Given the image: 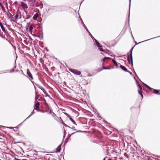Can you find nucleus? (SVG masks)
I'll use <instances>...</instances> for the list:
<instances>
[{
	"instance_id": "nucleus-21",
	"label": "nucleus",
	"mask_w": 160,
	"mask_h": 160,
	"mask_svg": "<svg viewBox=\"0 0 160 160\" xmlns=\"http://www.w3.org/2000/svg\"><path fill=\"white\" fill-rule=\"evenodd\" d=\"M64 114L66 116H67V117L68 118L70 119V118H72L71 117V116H70V115H69L67 113H66V112H64Z\"/></svg>"
},
{
	"instance_id": "nucleus-6",
	"label": "nucleus",
	"mask_w": 160,
	"mask_h": 160,
	"mask_svg": "<svg viewBox=\"0 0 160 160\" xmlns=\"http://www.w3.org/2000/svg\"><path fill=\"white\" fill-rule=\"evenodd\" d=\"M38 88L40 89L43 92V93L46 95L47 96L49 97V96L47 92L41 86L38 85Z\"/></svg>"
},
{
	"instance_id": "nucleus-39",
	"label": "nucleus",
	"mask_w": 160,
	"mask_h": 160,
	"mask_svg": "<svg viewBox=\"0 0 160 160\" xmlns=\"http://www.w3.org/2000/svg\"><path fill=\"white\" fill-rule=\"evenodd\" d=\"M140 95H141V96L142 97V98H143V95H142V93H141V94H140Z\"/></svg>"
},
{
	"instance_id": "nucleus-52",
	"label": "nucleus",
	"mask_w": 160,
	"mask_h": 160,
	"mask_svg": "<svg viewBox=\"0 0 160 160\" xmlns=\"http://www.w3.org/2000/svg\"><path fill=\"white\" fill-rule=\"evenodd\" d=\"M1 4V3L0 2V5Z\"/></svg>"
},
{
	"instance_id": "nucleus-5",
	"label": "nucleus",
	"mask_w": 160,
	"mask_h": 160,
	"mask_svg": "<svg viewBox=\"0 0 160 160\" xmlns=\"http://www.w3.org/2000/svg\"><path fill=\"white\" fill-rule=\"evenodd\" d=\"M70 71L77 75H80L81 74V72L77 70L71 69H69Z\"/></svg>"
},
{
	"instance_id": "nucleus-26",
	"label": "nucleus",
	"mask_w": 160,
	"mask_h": 160,
	"mask_svg": "<svg viewBox=\"0 0 160 160\" xmlns=\"http://www.w3.org/2000/svg\"><path fill=\"white\" fill-rule=\"evenodd\" d=\"M160 37V36L157 37H155V38H158V37ZM151 38V39H148V40H145V41H143L142 42H145V41H147L149 40H150V39H153V38Z\"/></svg>"
},
{
	"instance_id": "nucleus-48",
	"label": "nucleus",
	"mask_w": 160,
	"mask_h": 160,
	"mask_svg": "<svg viewBox=\"0 0 160 160\" xmlns=\"http://www.w3.org/2000/svg\"><path fill=\"white\" fill-rule=\"evenodd\" d=\"M91 37V38H92L93 39H94H94H95L94 38V37H93H93Z\"/></svg>"
},
{
	"instance_id": "nucleus-56",
	"label": "nucleus",
	"mask_w": 160,
	"mask_h": 160,
	"mask_svg": "<svg viewBox=\"0 0 160 160\" xmlns=\"http://www.w3.org/2000/svg\"><path fill=\"white\" fill-rule=\"evenodd\" d=\"M33 84V86H34V83H32Z\"/></svg>"
},
{
	"instance_id": "nucleus-20",
	"label": "nucleus",
	"mask_w": 160,
	"mask_h": 160,
	"mask_svg": "<svg viewBox=\"0 0 160 160\" xmlns=\"http://www.w3.org/2000/svg\"><path fill=\"white\" fill-rule=\"evenodd\" d=\"M70 120L74 124L77 125V124L75 121L72 118H70Z\"/></svg>"
},
{
	"instance_id": "nucleus-1",
	"label": "nucleus",
	"mask_w": 160,
	"mask_h": 160,
	"mask_svg": "<svg viewBox=\"0 0 160 160\" xmlns=\"http://www.w3.org/2000/svg\"><path fill=\"white\" fill-rule=\"evenodd\" d=\"M132 48H132L130 51V54L128 55L127 56V60L129 63H131L132 66L133 65L132 56Z\"/></svg>"
},
{
	"instance_id": "nucleus-44",
	"label": "nucleus",
	"mask_w": 160,
	"mask_h": 160,
	"mask_svg": "<svg viewBox=\"0 0 160 160\" xmlns=\"http://www.w3.org/2000/svg\"><path fill=\"white\" fill-rule=\"evenodd\" d=\"M0 6H1V7H2L3 6V5L2 4H1L0 5Z\"/></svg>"
},
{
	"instance_id": "nucleus-19",
	"label": "nucleus",
	"mask_w": 160,
	"mask_h": 160,
	"mask_svg": "<svg viewBox=\"0 0 160 160\" xmlns=\"http://www.w3.org/2000/svg\"><path fill=\"white\" fill-rule=\"evenodd\" d=\"M112 62L115 65H116V66H118L117 63L116 61L115 60H114L113 59H112Z\"/></svg>"
},
{
	"instance_id": "nucleus-23",
	"label": "nucleus",
	"mask_w": 160,
	"mask_h": 160,
	"mask_svg": "<svg viewBox=\"0 0 160 160\" xmlns=\"http://www.w3.org/2000/svg\"><path fill=\"white\" fill-rule=\"evenodd\" d=\"M64 114L66 116H67V117L68 118L70 119V118H72L71 117V116H70V115H69L67 113H66V112H64Z\"/></svg>"
},
{
	"instance_id": "nucleus-25",
	"label": "nucleus",
	"mask_w": 160,
	"mask_h": 160,
	"mask_svg": "<svg viewBox=\"0 0 160 160\" xmlns=\"http://www.w3.org/2000/svg\"><path fill=\"white\" fill-rule=\"evenodd\" d=\"M103 69L107 70V69H110V68H105L103 67Z\"/></svg>"
},
{
	"instance_id": "nucleus-38",
	"label": "nucleus",
	"mask_w": 160,
	"mask_h": 160,
	"mask_svg": "<svg viewBox=\"0 0 160 160\" xmlns=\"http://www.w3.org/2000/svg\"><path fill=\"white\" fill-rule=\"evenodd\" d=\"M72 129L75 130H76V129H75V127H72Z\"/></svg>"
},
{
	"instance_id": "nucleus-40",
	"label": "nucleus",
	"mask_w": 160,
	"mask_h": 160,
	"mask_svg": "<svg viewBox=\"0 0 160 160\" xmlns=\"http://www.w3.org/2000/svg\"><path fill=\"white\" fill-rule=\"evenodd\" d=\"M64 135H65V134L66 133V132L64 130Z\"/></svg>"
},
{
	"instance_id": "nucleus-8",
	"label": "nucleus",
	"mask_w": 160,
	"mask_h": 160,
	"mask_svg": "<svg viewBox=\"0 0 160 160\" xmlns=\"http://www.w3.org/2000/svg\"><path fill=\"white\" fill-rule=\"evenodd\" d=\"M19 16L18 13H17L15 16L14 17V18L15 20H17L18 19V18L20 19L21 18V15H20L19 17Z\"/></svg>"
},
{
	"instance_id": "nucleus-17",
	"label": "nucleus",
	"mask_w": 160,
	"mask_h": 160,
	"mask_svg": "<svg viewBox=\"0 0 160 160\" xmlns=\"http://www.w3.org/2000/svg\"><path fill=\"white\" fill-rule=\"evenodd\" d=\"M52 7L51 6H47L46 8V10H47L48 11L50 10L51 9Z\"/></svg>"
},
{
	"instance_id": "nucleus-29",
	"label": "nucleus",
	"mask_w": 160,
	"mask_h": 160,
	"mask_svg": "<svg viewBox=\"0 0 160 160\" xmlns=\"http://www.w3.org/2000/svg\"><path fill=\"white\" fill-rule=\"evenodd\" d=\"M110 58L109 57H106V58H104V59L106 60V59H108Z\"/></svg>"
},
{
	"instance_id": "nucleus-11",
	"label": "nucleus",
	"mask_w": 160,
	"mask_h": 160,
	"mask_svg": "<svg viewBox=\"0 0 160 160\" xmlns=\"http://www.w3.org/2000/svg\"><path fill=\"white\" fill-rule=\"evenodd\" d=\"M39 103L38 102H37L35 104L34 107V109H36V110H37L39 109Z\"/></svg>"
},
{
	"instance_id": "nucleus-28",
	"label": "nucleus",
	"mask_w": 160,
	"mask_h": 160,
	"mask_svg": "<svg viewBox=\"0 0 160 160\" xmlns=\"http://www.w3.org/2000/svg\"><path fill=\"white\" fill-rule=\"evenodd\" d=\"M32 28H33L32 27V25H31L30 27V30H31L32 29Z\"/></svg>"
},
{
	"instance_id": "nucleus-33",
	"label": "nucleus",
	"mask_w": 160,
	"mask_h": 160,
	"mask_svg": "<svg viewBox=\"0 0 160 160\" xmlns=\"http://www.w3.org/2000/svg\"><path fill=\"white\" fill-rule=\"evenodd\" d=\"M43 4H42H42H41V8H43Z\"/></svg>"
},
{
	"instance_id": "nucleus-54",
	"label": "nucleus",
	"mask_w": 160,
	"mask_h": 160,
	"mask_svg": "<svg viewBox=\"0 0 160 160\" xmlns=\"http://www.w3.org/2000/svg\"><path fill=\"white\" fill-rule=\"evenodd\" d=\"M129 15H130V14L129 13Z\"/></svg>"
},
{
	"instance_id": "nucleus-43",
	"label": "nucleus",
	"mask_w": 160,
	"mask_h": 160,
	"mask_svg": "<svg viewBox=\"0 0 160 160\" xmlns=\"http://www.w3.org/2000/svg\"><path fill=\"white\" fill-rule=\"evenodd\" d=\"M107 158L106 157H105L104 159L102 160H105L106 159V158Z\"/></svg>"
},
{
	"instance_id": "nucleus-13",
	"label": "nucleus",
	"mask_w": 160,
	"mask_h": 160,
	"mask_svg": "<svg viewBox=\"0 0 160 160\" xmlns=\"http://www.w3.org/2000/svg\"><path fill=\"white\" fill-rule=\"evenodd\" d=\"M142 83L143 84V85L146 88H148L151 91V92H152V90L153 89L152 88H151L148 85H147L145 84V83H144L143 82H142Z\"/></svg>"
},
{
	"instance_id": "nucleus-27",
	"label": "nucleus",
	"mask_w": 160,
	"mask_h": 160,
	"mask_svg": "<svg viewBox=\"0 0 160 160\" xmlns=\"http://www.w3.org/2000/svg\"><path fill=\"white\" fill-rule=\"evenodd\" d=\"M63 125L65 127H68L69 128H70V127H69V126H68L66 124L64 123H63Z\"/></svg>"
},
{
	"instance_id": "nucleus-30",
	"label": "nucleus",
	"mask_w": 160,
	"mask_h": 160,
	"mask_svg": "<svg viewBox=\"0 0 160 160\" xmlns=\"http://www.w3.org/2000/svg\"><path fill=\"white\" fill-rule=\"evenodd\" d=\"M27 0L28 1L30 2H32L33 1V0Z\"/></svg>"
},
{
	"instance_id": "nucleus-35",
	"label": "nucleus",
	"mask_w": 160,
	"mask_h": 160,
	"mask_svg": "<svg viewBox=\"0 0 160 160\" xmlns=\"http://www.w3.org/2000/svg\"><path fill=\"white\" fill-rule=\"evenodd\" d=\"M89 35L91 37H92L93 38V37L92 36V34L90 33L89 34Z\"/></svg>"
},
{
	"instance_id": "nucleus-16",
	"label": "nucleus",
	"mask_w": 160,
	"mask_h": 160,
	"mask_svg": "<svg viewBox=\"0 0 160 160\" xmlns=\"http://www.w3.org/2000/svg\"><path fill=\"white\" fill-rule=\"evenodd\" d=\"M34 110H33V111L32 112H31V114L28 116V117L25 120H26V119H28V118H29V117L31 116H32V115H33V114H34Z\"/></svg>"
},
{
	"instance_id": "nucleus-32",
	"label": "nucleus",
	"mask_w": 160,
	"mask_h": 160,
	"mask_svg": "<svg viewBox=\"0 0 160 160\" xmlns=\"http://www.w3.org/2000/svg\"><path fill=\"white\" fill-rule=\"evenodd\" d=\"M2 10H4V7L3 6L2 7Z\"/></svg>"
},
{
	"instance_id": "nucleus-10",
	"label": "nucleus",
	"mask_w": 160,
	"mask_h": 160,
	"mask_svg": "<svg viewBox=\"0 0 160 160\" xmlns=\"http://www.w3.org/2000/svg\"><path fill=\"white\" fill-rule=\"evenodd\" d=\"M0 27L2 30V31L5 33H6V30L4 28V27H3V25L0 22Z\"/></svg>"
},
{
	"instance_id": "nucleus-7",
	"label": "nucleus",
	"mask_w": 160,
	"mask_h": 160,
	"mask_svg": "<svg viewBox=\"0 0 160 160\" xmlns=\"http://www.w3.org/2000/svg\"><path fill=\"white\" fill-rule=\"evenodd\" d=\"M39 15L38 13H35L33 17V19L34 20H37V18L38 17Z\"/></svg>"
},
{
	"instance_id": "nucleus-9",
	"label": "nucleus",
	"mask_w": 160,
	"mask_h": 160,
	"mask_svg": "<svg viewBox=\"0 0 160 160\" xmlns=\"http://www.w3.org/2000/svg\"><path fill=\"white\" fill-rule=\"evenodd\" d=\"M120 68L122 70H123V71L126 72H128L127 68L124 66L122 65H120Z\"/></svg>"
},
{
	"instance_id": "nucleus-45",
	"label": "nucleus",
	"mask_w": 160,
	"mask_h": 160,
	"mask_svg": "<svg viewBox=\"0 0 160 160\" xmlns=\"http://www.w3.org/2000/svg\"><path fill=\"white\" fill-rule=\"evenodd\" d=\"M47 108H49V106L48 104H47Z\"/></svg>"
},
{
	"instance_id": "nucleus-18",
	"label": "nucleus",
	"mask_w": 160,
	"mask_h": 160,
	"mask_svg": "<svg viewBox=\"0 0 160 160\" xmlns=\"http://www.w3.org/2000/svg\"><path fill=\"white\" fill-rule=\"evenodd\" d=\"M137 85L138 87L140 88V89H141V90H142V86L139 84V82H137Z\"/></svg>"
},
{
	"instance_id": "nucleus-50",
	"label": "nucleus",
	"mask_w": 160,
	"mask_h": 160,
	"mask_svg": "<svg viewBox=\"0 0 160 160\" xmlns=\"http://www.w3.org/2000/svg\"><path fill=\"white\" fill-rule=\"evenodd\" d=\"M88 33L89 34L90 33L89 31L88 32Z\"/></svg>"
},
{
	"instance_id": "nucleus-2",
	"label": "nucleus",
	"mask_w": 160,
	"mask_h": 160,
	"mask_svg": "<svg viewBox=\"0 0 160 160\" xmlns=\"http://www.w3.org/2000/svg\"><path fill=\"white\" fill-rule=\"evenodd\" d=\"M27 73L28 75L27 77L32 83H34V82L32 81L33 79L32 76L28 69H27Z\"/></svg>"
},
{
	"instance_id": "nucleus-15",
	"label": "nucleus",
	"mask_w": 160,
	"mask_h": 160,
	"mask_svg": "<svg viewBox=\"0 0 160 160\" xmlns=\"http://www.w3.org/2000/svg\"><path fill=\"white\" fill-rule=\"evenodd\" d=\"M61 150V145L59 146L56 148V152H59Z\"/></svg>"
},
{
	"instance_id": "nucleus-42",
	"label": "nucleus",
	"mask_w": 160,
	"mask_h": 160,
	"mask_svg": "<svg viewBox=\"0 0 160 160\" xmlns=\"http://www.w3.org/2000/svg\"><path fill=\"white\" fill-rule=\"evenodd\" d=\"M86 30V31L87 32H88L89 31L88 29H87Z\"/></svg>"
},
{
	"instance_id": "nucleus-55",
	"label": "nucleus",
	"mask_w": 160,
	"mask_h": 160,
	"mask_svg": "<svg viewBox=\"0 0 160 160\" xmlns=\"http://www.w3.org/2000/svg\"><path fill=\"white\" fill-rule=\"evenodd\" d=\"M74 133H72L71 135L73 134Z\"/></svg>"
},
{
	"instance_id": "nucleus-47",
	"label": "nucleus",
	"mask_w": 160,
	"mask_h": 160,
	"mask_svg": "<svg viewBox=\"0 0 160 160\" xmlns=\"http://www.w3.org/2000/svg\"><path fill=\"white\" fill-rule=\"evenodd\" d=\"M134 74H135V75H136V76H137V74H136V73L135 72H134Z\"/></svg>"
},
{
	"instance_id": "nucleus-14",
	"label": "nucleus",
	"mask_w": 160,
	"mask_h": 160,
	"mask_svg": "<svg viewBox=\"0 0 160 160\" xmlns=\"http://www.w3.org/2000/svg\"><path fill=\"white\" fill-rule=\"evenodd\" d=\"M79 18H80V21H81V24H82V26H83V27H84V28L85 29H87V27L84 24V23L83 22V21H82V19L79 17Z\"/></svg>"
},
{
	"instance_id": "nucleus-53",
	"label": "nucleus",
	"mask_w": 160,
	"mask_h": 160,
	"mask_svg": "<svg viewBox=\"0 0 160 160\" xmlns=\"http://www.w3.org/2000/svg\"><path fill=\"white\" fill-rule=\"evenodd\" d=\"M108 160H111L110 159H108Z\"/></svg>"
},
{
	"instance_id": "nucleus-4",
	"label": "nucleus",
	"mask_w": 160,
	"mask_h": 160,
	"mask_svg": "<svg viewBox=\"0 0 160 160\" xmlns=\"http://www.w3.org/2000/svg\"><path fill=\"white\" fill-rule=\"evenodd\" d=\"M94 40L95 41L97 47H98V49L99 50L101 51L105 52L104 50L102 48H101V47H102V46L101 45L99 42L96 39H94Z\"/></svg>"
},
{
	"instance_id": "nucleus-37",
	"label": "nucleus",
	"mask_w": 160,
	"mask_h": 160,
	"mask_svg": "<svg viewBox=\"0 0 160 160\" xmlns=\"http://www.w3.org/2000/svg\"><path fill=\"white\" fill-rule=\"evenodd\" d=\"M89 35L91 37H92L93 38V37L92 36V34L90 33L89 34Z\"/></svg>"
},
{
	"instance_id": "nucleus-24",
	"label": "nucleus",
	"mask_w": 160,
	"mask_h": 160,
	"mask_svg": "<svg viewBox=\"0 0 160 160\" xmlns=\"http://www.w3.org/2000/svg\"><path fill=\"white\" fill-rule=\"evenodd\" d=\"M39 97V96L38 95H37L36 94V97H35V100H36Z\"/></svg>"
},
{
	"instance_id": "nucleus-3",
	"label": "nucleus",
	"mask_w": 160,
	"mask_h": 160,
	"mask_svg": "<svg viewBox=\"0 0 160 160\" xmlns=\"http://www.w3.org/2000/svg\"><path fill=\"white\" fill-rule=\"evenodd\" d=\"M20 6H21L24 9V12L26 13H27V12L26 10L28 8V6L24 2H20Z\"/></svg>"
},
{
	"instance_id": "nucleus-49",
	"label": "nucleus",
	"mask_w": 160,
	"mask_h": 160,
	"mask_svg": "<svg viewBox=\"0 0 160 160\" xmlns=\"http://www.w3.org/2000/svg\"><path fill=\"white\" fill-rule=\"evenodd\" d=\"M132 38H133V39H134V38H133L132 34Z\"/></svg>"
},
{
	"instance_id": "nucleus-34",
	"label": "nucleus",
	"mask_w": 160,
	"mask_h": 160,
	"mask_svg": "<svg viewBox=\"0 0 160 160\" xmlns=\"http://www.w3.org/2000/svg\"><path fill=\"white\" fill-rule=\"evenodd\" d=\"M52 110H50L49 113H52Z\"/></svg>"
},
{
	"instance_id": "nucleus-46",
	"label": "nucleus",
	"mask_w": 160,
	"mask_h": 160,
	"mask_svg": "<svg viewBox=\"0 0 160 160\" xmlns=\"http://www.w3.org/2000/svg\"><path fill=\"white\" fill-rule=\"evenodd\" d=\"M128 72L130 74H132V73L131 72H129L128 71Z\"/></svg>"
},
{
	"instance_id": "nucleus-22",
	"label": "nucleus",
	"mask_w": 160,
	"mask_h": 160,
	"mask_svg": "<svg viewBox=\"0 0 160 160\" xmlns=\"http://www.w3.org/2000/svg\"><path fill=\"white\" fill-rule=\"evenodd\" d=\"M64 114L66 116H67V117L68 118L70 119V118H72L71 117V116H70V115H69L67 113H66V112H64Z\"/></svg>"
},
{
	"instance_id": "nucleus-36",
	"label": "nucleus",
	"mask_w": 160,
	"mask_h": 160,
	"mask_svg": "<svg viewBox=\"0 0 160 160\" xmlns=\"http://www.w3.org/2000/svg\"><path fill=\"white\" fill-rule=\"evenodd\" d=\"M89 35L91 37H92L93 38V37L92 36V34L90 33L89 34Z\"/></svg>"
},
{
	"instance_id": "nucleus-31",
	"label": "nucleus",
	"mask_w": 160,
	"mask_h": 160,
	"mask_svg": "<svg viewBox=\"0 0 160 160\" xmlns=\"http://www.w3.org/2000/svg\"><path fill=\"white\" fill-rule=\"evenodd\" d=\"M138 92L140 94V95L141 94V93H142V92L140 91V90H138Z\"/></svg>"
},
{
	"instance_id": "nucleus-12",
	"label": "nucleus",
	"mask_w": 160,
	"mask_h": 160,
	"mask_svg": "<svg viewBox=\"0 0 160 160\" xmlns=\"http://www.w3.org/2000/svg\"><path fill=\"white\" fill-rule=\"evenodd\" d=\"M152 92L157 94L158 93L159 94H160V93H159L158 91L157 90L153 88V89L152 90V92Z\"/></svg>"
},
{
	"instance_id": "nucleus-41",
	"label": "nucleus",
	"mask_w": 160,
	"mask_h": 160,
	"mask_svg": "<svg viewBox=\"0 0 160 160\" xmlns=\"http://www.w3.org/2000/svg\"><path fill=\"white\" fill-rule=\"evenodd\" d=\"M105 59H104V58H103V60H102V61L103 62H105Z\"/></svg>"
},
{
	"instance_id": "nucleus-51",
	"label": "nucleus",
	"mask_w": 160,
	"mask_h": 160,
	"mask_svg": "<svg viewBox=\"0 0 160 160\" xmlns=\"http://www.w3.org/2000/svg\"><path fill=\"white\" fill-rule=\"evenodd\" d=\"M10 128H13L10 127Z\"/></svg>"
}]
</instances>
